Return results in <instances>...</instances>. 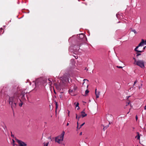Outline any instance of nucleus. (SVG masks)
<instances>
[{
  "label": "nucleus",
  "instance_id": "1",
  "mask_svg": "<svg viewBox=\"0 0 146 146\" xmlns=\"http://www.w3.org/2000/svg\"><path fill=\"white\" fill-rule=\"evenodd\" d=\"M19 99L18 97L17 94H15L13 96L9 97V104L11 106V108L13 110L14 108H16ZM19 100L21 102V103L19 104V106L21 107L23 103L21 101L20 99H19Z\"/></svg>",
  "mask_w": 146,
  "mask_h": 146
},
{
  "label": "nucleus",
  "instance_id": "2",
  "mask_svg": "<svg viewBox=\"0 0 146 146\" xmlns=\"http://www.w3.org/2000/svg\"><path fill=\"white\" fill-rule=\"evenodd\" d=\"M79 43L77 44V45H75L74 46V48H75V50H78L79 49L80 47L82 44V42L84 41L85 39L87 40V38L86 36H85L84 34H81L79 35Z\"/></svg>",
  "mask_w": 146,
  "mask_h": 146
},
{
  "label": "nucleus",
  "instance_id": "3",
  "mask_svg": "<svg viewBox=\"0 0 146 146\" xmlns=\"http://www.w3.org/2000/svg\"><path fill=\"white\" fill-rule=\"evenodd\" d=\"M65 134L64 132L63 131L61 134L56 137L55 138V141L59 144L61 143V142L63 140L64 136Z\"/></svg>",
  "mask_w": 146,
  "mask_h": 146
},
{
  "label": "nucleus",
  "instance_id": "4",
  "mask_svg": "<svg viewBox=\"0 0 146 146\" xmlns=\"http://www.w3.org/2000/svg\"><path fill=\"white\" fill-rule=\"evenodd\" d=\"M145 62L143 60H138L137 61L136 64L142 68L145 67Z\"/></svg>",
  "mask_w": 146,
  "mask_h": 146
},
{
  "label": "nucleus",
  "instance_id": "5",
  "mask_svg": "<svg viewBox=\"0 0 146 146\" xmlns=\"http://www.w3.org/2000/svg\"><path fill=\"white\" fill-rule=\"evenodd\" d=\"M77 89V87L75 84L73 85L70 88L69 90V93H71L72 92H75Z\"/></svg>",
  "mask_w": 146,
  "mask_h": 146
},
{
  "label": "nucleus",
  "instance_id": "6",
  "mask_svg": "<svg viewBox=\"0 0 146 146\" xmlns=\"http://www.w3.org/2000/svg\"><path fill=\"white\" fill-rule=\"evenodd\" d=\"M16 141L19 144V146H26L27 145L25 142L21 140L18 139H16Z\"/></svg>",
  "mask_w": 146,
  "mask_h": 146
},
{
  "label": "nucleus",
  "instance_id": "7",
  "mask_svg": "<svg viewBox=\"0 0 146 146\" xmlns=\"http://www.w3.org/2000/svg\"><path fill=\"white\" fill-rule=\"evenodd\" d=\"M25 92L24 91H22L21 92V93L20 95V96L21 97V98L22 100H25Z\"/></svg>",
  "mask_w": 146,
  "mask_h": 146
},
{
  "label": "nucleus",
  "instance_id": "8",
  "mask_svg": "<svg viewBox=\"0 0 146 146\" xmlns=\"http://www.w3.org/2000/svg\"><path fill=\"white\" fill-rule=\"evenodd\" d=\"M84 110L81 112V115L82 117H84L86 116L87 115V114L85 113L84 112Z\"/></svg>",
  "mask_w": 146,
  "mask_h": 146
},
{
  "label": "nucleus",
  "instance_id": "9",
  "mask_svg": "<svg viewBox=\"0 0 146 146\" xmlns=\"http://www.w3.org/2000/svg\"><path fill=\"white\" fill-rule=\"evenodd\" d=\"M144 42V40L143 39H142L141 42L138 44V46L139 47V46H143Z\"/></svg>",
  "mask_w": 146,
  "mask_h": 146
},
{
  "label": "nucleus",
  "instance_id": "10",
  "mask_svg": "<svg viewBox=\"0 0 146 146\" xmlns=\"http://www.w3.org/2000/svg\"><path fill=\"white\" fill-rule=\"evenodd\" d=\"M9 89V87L8 86H4L3 88V90L5 92H7Z\"/></svg>",
  "mask_w": 146,
  "mask_h": 146
},
{
  "label": "nucleus",
  "instance_id": "11",
  "mask_svg": "<svg viewBox=\"0 0 146 146\" xmlns=\"http://www.w3.org/2000/svg\"><path fill=\"white\" fill-rule=\"evenodd\" d=\"M100 92H96L95 94L96 95V98H98L99 97V96L100 95Z\"/></svg>",
  "mask_w": 146,
  "mask_h": 146
},
{
  "label": "nucleus",
  "instance_id": "12",
  "mask_svg": "<svg viewBox=\"0 0 146 146\" xmlns=\"http://www.w3.org/2000/svg\"><path fill=\"white\" fill-rule=\"evenodd\" d=\"M110 124V123H109V124L107 126H104L103 125H102L101 126H102L104 127L103 128V129L104 131L107 128H108L109 126V124Z\"/></svg>",
  "mask_w": 146,
  "mask_h": 146
},
{
  "label": "nucleus",
  "instance_id": "13",
  "mask_svg": "<svg viewBox=\"0 0 146 146\" xmlns=\"http://www.w3.org/2000/svg\"><path fill=\"white\" fill-rule=\"evenodd\" d=\"M137 135L135 137V138H137V139L139 140L140 138V136L139 135V132H137Z\"/></svg>",
  "mask_w": 146,
  "mask_h": 146
},
{
  "label": "nucleus",
  "instance_id": "14",
  "mask_svg": "<svg viewBox=\"0 0 146 146\" xmlns=\"http://www.w3.org/2000/svg\"><path fill=\"white\" fill-rule=\"evenodd\" d=\"M48 81L50 82H49V84L51 85L52 84V78H49L48 79Z\"/></svg>",
  "mask_w": 146,
  "mask_h": 146
},
{
  "label": "nucleus",
  "instance_id": "15",
  "mask_svg": "<svg viewBox=\"0 0 146 146\" xmlns=\"http://www.w3.org/2000/svg\"><path fill=\"white\" fill-rule=\"evenodd\" d=\"M81 115H80L78 117L77 115L76 114V118L78 119V121L79 120V119L81 118Z\"/></svg>",
  "mask_w": 146,
  "mask_h": 146
},
{
  "label": "nucleus",
  "instance_id": "16",
  "mask_svg": "<svg viewBox=\"0 0 146 146\" xmlns=\"http://www.w3.org/2000/svg\"><path fill=\"white\" fill-rule=\"evenodd\" d=\"M70 62L72 64H74V59H72L70 60Z\"/></svg>",
  "mask_w": 146,
  "mask_h": 146
},
{
  "label": "nucleus",
  "instance_id": "17",
  "mask_svg": "<svg viewBox=\"0 0 146 146\" xmlns=\"http://www.w3.org/2000/svg\"><path fill=\"white\" fill-rule=\"evenodd\" d=\"M89 91L88 90H86L85 92V95H84V96H86V95L89 93Z\"/></svg>",
  "mask_w": 146,
  "mask_h": 146
},
{
  "label": "nucleus",
  "instance_id": "18",
  "mask_svg": "<svg viewBox=\"0 0 146 146\" xmlns=\"http://www.w3.org/2000/svg\"><path fill=\"white\" fill-rule=\"evenodd\" d=\"M38 80H37L35 82V86H36V85H38Z\"/></svg>",
  "mask_w": 146,
  "mask_h": 146
},
{
  "label": "nucleus",
  "instance_id": "19",
  "mask_svg": "<svg viewBox=\"0 0 146 146\" xmlns=\"http://www.w3.org/2000/svg\"><path fill=\"white\" fill-rule=\"evenodd\" d=\"M132 31L135 34L137 33V32L136 31V30L135 29L132 30Z\"/></svg>",
  "mask_w": 146,
  "mask_h": 146
},
{
  "label": "nucleus",
  "instance_id": "20",
  "mask_svg": "<svg viewBox=\"0 0 146 146\" xmlns=\"http://www.w3.org/2000/svg\"><path fill=\"white\" fill-rule=\"evenodd\" d=\"M137 56H138L141 55V54L138 53V52H137Z\"/></svg>",
  "mask_w": 146,
  "mask_h": 146
},
{
  "label": "nucleus",
  "instance_id": "21",
  "mask_svg": "<svg viewBox=\"0 0 146 146\" xmlns=\"http://www.w3.org/2000/svg\"><path fill=\"white\" fill-rule=\"evenodd\" d=\"M138 47H139L137 46L134 49L135 50V51H137V50H137V49L138 48Z\"/></svg>",
  "mask_w": 146,
  "mask_h": 146
},
{
  "label": "nucleus",
  "instance_id": "22",
  "mask_svg": "<svg viewBox=\"0 0 146 146\" xmlns=\"http://www.w3.org/2000/svg\"><path fill=\"white\" fill-rule=\"evenodd\" d=\"M59 97H60V98L61 99H62V94H60L59 95Z\"/></svg>",
  "mask_w": 146,
  "mask_h": 146
},
{
  "label": "nucleus",
  "instance_id": "23",
  "mask_svg": "<svg viewBox=\"0 0 146 146\" xmlns=\"http://www.w3.org/2000/svg\"><path fill=\"white\" fill-rule=\"evenodd\" d=\"M85 124V123H84L82 124L81 125H80V127L79 128V129L82 126H83Z\"/></svg>",
  "mask_w": 146,
  "mask_h": 146
},
{
  "label": "nucleus",
  "instance_id": "24",
  "mask_svg": "<svg viewBox=\"0 0 146 146\" xmlns=\"http://www.w3.org/2000/svg\"><path fill=\"white\" fill-rule=\"evenodd\" d=\"M79 104L78 102L77 103L76 105V107H78Z\"/></svg>",
  "mask_w": 146,
  "mask_h": 146
},
{
  "label": "nucleus",
  "instance_id": "25",
  "mask_svg": "<svg viewBox=\"0 0 146 146\" xmlns=\"http://www.w3.org/2000/svg\"><path fill=\"white\" fill-rule=\"evenodd\" d=\"M119 14L117 13L116 15V16L117 18H119Z\"/></svg>",
  "mask_w": 146,
  "mask_h": 146
},
{
  "label": "nucleus",
  "instance_id": "26",
  "mask_svg": "<svg viewBox=\"0 0 146 146\" xmlns=\"http://www.w3.org/2000/svg\"><path fill=\"white\" fill-rule=\"evenodd\" d=\"M143 51V50H142H142H137V52H141Z\"/></svg>",
  "mask_w": 146,
  "mask_h": 146
},
{
  "label": "nucleus",
  "instance_id": "27",
  "mask_svg": "<svg viewBox=\"0 0 146 146\" xmlns=\"http://www.w3.org/2000/svg\"><path fill=\"white\" fill-rule=\"evenodd\" d=\"M137 80H136L134 82V85H133V86L135 85V84H136L137 83Z\"/></svg>",
  "mask_w": 146,
  "mask_h": 146
},
{
  "label": "nucleus",
  "instance_id": "28",
  "mask_svg": "<svg viewBox=\"0 0 146 146\" xmlns=\"http://www.w3.org/2000/svg\"><path fill=\"white\" fill-rule=\"evenodd\" d=\"M56 103V109L58 108L57 106V102H55Z\"/></svg>",
  "mask_w": 146,
  "mask_h": 146
},
{
  "label": "nucleus",
  "instance_id": "29",
  "mask_svg": "<svg viewBox=\"0 0 146 146\" xmlns=\"http://www.w3.org/2000/svg\"><path fill=\"white\" fill-rule=\"evenodd\" d=\"M117 67L118 68H123L121 66H117Z\"/></svg>",
  "mask_w": 146,
  "mask_h": 146
},
{
  "label": "nucleus",
  "instance_id": "30",
  "mask_svg": "<svg viewBox=\"0 0 146 146\" xmlns=\"http://www.w3.org/2000/svg\"><path fill=\"white\" fill-rule=\"evenodd\" d=\"M13 146H14L15 144H14V142H15V141L13 139Z\"/></svg>",
  "mask_w": 146,
  "mask_h": 146
},
{
  "label": "nucleus",
  "instance_id": "31",
  "mask_svg": "<svg viewBox=\"0 0 146 146\" xmlns=\"http://www.w3.org/2000/svg\"><path fill=\"white\" fill-rule=\"evenodd\" d=\"M135 119H136V121H137V119H138V117H137V115H136V117H135Z\"/></svg>",
  "mask_w": 146,
  "mask_h": 146
},
{
  "label": "nucleus",
  "instance_id": "32",
  "mask_svg": "<svg viewBox=\"0 0 146 146\" xmlns=\"http://www.w3.org/2000/svg\"><path fill=\"white\" fill-rule=\"evenodd\" d=\"M133 59L135 60V62H136V63L137 61L136 60V59L135 58H134Z\"/></svg>",
  "mask_w": 146,
  "mask_h": 146
},
{
  "label": "nucleus",
  "instance_id": "33",
  "mask_svg": "<svg viewBox=\"0 0 146 146\" xmlns=\"http://www.w3.org/2000/svg\"><path fill=\"white\" fill-rule=\"evenodd\" d=\"M48 143H46V145H45V144H44V146H47L48 145Z\"/></svg>",
  "mask_w": 146,
  "mask_h": 146
},
{
  "label": "nucleus",
  "instance_id": "34",
  "mask_svg": "<svg viewBox=\"0 0 146 146\" xmlns=\"http://www.w3.org/2000/svg\"><path fill=\"white\" fill-rule=\"evenodd\" d=\"M146 48V46H145L143 48V51H144V50Z\"/></svg>",
  "mask_w": 146,
  "mask_h": 146
},
{
  "label": "nucleus",
  "instance_id": "35",
  "mask_svg": "<svg viewBox=\"0 0 146 146\" xmlns=\"http://www.w3.org/2000/svg\"><path fill=\"white\" fill-rule=\"evenodd\" d=\"M74 57L76 59H77L78 58V57L77 56H74Z\"/></svg>",
  "mask_w": 146,
  "mask_h": 146
},
{
  "label": "nucleus",
  "instance_id": "36",
  "mask_svg": "<svg viewBox=\"0 0 146 146\" xmlns=\"http://www.w3.org/2000/svg\"><path fill=\"white\" fill-rule=\"evenodd\" d=\"M130 103V102H128L127 103V104L126 105V106H127L129 105V104Z\"/></svg>",
  "mask_w": 146,
  "mask_h": 146
},
{
  "label": "nucleus",
  "instance_id": "37",
  "mask_svg": "<svg viewBox=\"0 0 146 146\" xmlns=\"http://www.w3.org/2000/svg\"><path fill=\"white\" fill-rule=\"evenodd\" d=\"M145 44H146V40L144 41V43Z\"/></svg>",
  "mask_w": 146,
  "mask_h": 146
},
{
  "label": "nucleus",
  "instance_id": "38",
  "mask_svg": "<svg viewBox=\"0 0 146 146\" xmlns=\"http://www.w3.org/2000/svg\"><path fill=\"white\" fill-rule=\"evenodd\" d=\"M144 109L145 110H146V105L144 107Z\"/></svg>",
  "mask_w": 146,
  "mask_h": 146
},
{
  "label": "nucleus",
  "instance_id": "39",
  "mask_svg": "<svg viewBox=\"0 0 146 146\" xmlns=\"http://www.w3.org/2000/svg\"><path fill=\"white\" fill-rule=\"evenodd\" d=\"M79 109H80V108H79V107L78 106V108H77V110H79Z\"/></svg>",
  "mask_w": 146,
  "mask_h": 146
},
{
  "label": "nucleus",
  "instance_id": "40",
  "mask_svg": "<svg viewBox=\"0 0 146 146\" xmlns=\"http://www.w3.org/2000/svg\"><path fill=\"white\" fill-rule=\"evenodd\" d=\"M130 97V96H127L126 97H127V98L128 99Z\"/></svg>",
  "mask_w": 146,
  "mask_h": 146
},
{
  "label": "nucleus",
  "instance_id": "41",
  "mask_svg": "<svg viewBox=\"0 0 146 146\" xmlns=\"http://www.w3.org/2000/svg\"><path fill=\"white\" fill-rule=\"evenodd\" d=\"M77 127H78V122H77Z\"/></svg>",
  "mask_w": 146,
  "mask_h": 146
},
{
  "label": "nucleus",
  "instance_id": "42",
  "mask_svg": "<svg viewBox=\"0 0 146 146\" xmlns=\"http://www.w3.org/2000/svg\"><path fill=\"white\" fill-rule=\"evenodd\" d=\"M69 124V123H67V124H66V125H67V126H68V125Z\"/></svg>",
  "mask_w": 146,
  "mask_h": 146
},
{
  "label": "nucleus",
  "instance_id": "43",
  "mask_svg": "<svg viewBox=\"0 0 146 146\" xmlns=\"http://www.w3.org/2000/svg\"><path fill=\"white\" fill-rule=\"evenodd\" d=\"M96 92H97V89H95V93L96 94Z\"/></svg>",
  "mask_w": 146,
  "mask_h": 146
},
{
  "label": "nucleus",
  "instance_id": "44",
  "mask_svg": "<svg viewBox=\"0 0 146 146\" xmlns=\"http://www.w3.org/2000/svg\"><path fill=\"white\" fill-rule=\"evenodd\" d=\"M68 115H69V113H70V111H68Z\"/></svg>",
  "mask_w": 146,
  "mask_h": 146
},
{
  "label": "nucleus",
  "instance_id": "45",
  "mask_svg": "<svg viewBox=\"0 0 146 146\" xmlns=\"http://www.w3.org/2000/svg\"><path fill=\"white\" fill-rule=\"evenodd\" d=\"M80 135H82V132H81L80 133Z\"/></svg>",
  "mask_w": 146,
  "mask_h": 146
},
{
  "label": "nucleus",
  "instance_id": "46",
  "mask_svg": "<svg viewBox=\"0 0 146 146\" xmlns=\"http://www.w3.org/2000/svg\"><path fill=\"white\" fill-rule=\"evenodd\" d=\"M142 84H141V86H142Z\"/></svg>",
  "mask_w": 146,
  "mask_h": 146
},
{
  "label": "nucleus",
  "instance_id": "47",
  "mask_svg": "<svg viewBox=\"0 0 146 146\" xmlns=\"http://www.w3.org/2000/svg\"><path fill=\"white\" fill-rule=\"evenodd\" d=\"M140 88H141V87H140L139 86V89H140Z\"/></svg>",
  "mask_w": 146,
  "mask_h": 146
},
{
  "label": "nucleus",
  "instance_id": "48",
  "mask_svg": "<svg viewBox=\"0 0 146 146\" xmlns=\"http://www.w3.org/2000/svg\"><path fill=\"white\" fill-rule=\"evenodd\" d=\"M87 80L86 79H84V80Z\"/></svg>",
  "mask_w": 146,
  "mask_h": 146
},
{
  "label": "nucleus",
  "instance_id": "49",
  "mask_svg": "<svg viewBox=\"0 0 146 146\" xmlns=\"http://www.w3.org/2000/svg\"><path fill=\"white\" fill-rule=\"evenodd\" d=\"M54 92L55 93H56V92H55V91H54Z\"/></svg>",
  "mask_w": 146,
  "mask_h": 146
},
{
  "label": "nucleus",
  "instance_id": "50",
  "mask_svg": "<svg viewBox=\"0 0 146 146\" xmlns=\"http://www.w3.org/2000/svg\"><path fill=\"white\" fill-rule=\"evenodd\" d=\"M120 23V22H119H119H118L117 23Z\"/></svg>",
  "mask_w": 146,
  "mask_h": 146
},
{
  "label": "nucleus",
  "instance_id": "51",
  "mask_svg": "<svg viewBox=\"0 0 146 146\" xmlns=\"http://www.w3.org/2000/svg\"><path fill=\"white\" fill-rule=\"evenodd\" d=\"M145 131L146 132V130H145Z\"/></svg>",
  "mask_w": 146,
  "mask_h": 146
}]
</instances>
